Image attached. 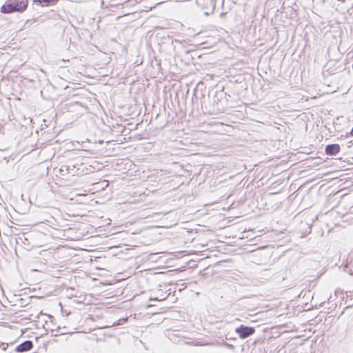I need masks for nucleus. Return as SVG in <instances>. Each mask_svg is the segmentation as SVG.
<instances>
[{"mask_svg": "<svg viewBox=\"0 0 353 353\" xmlns=\"http://www.w3.org/2000/svg\"><path fill=\"white\" fill-rule=\"evenodd\" d=\"M340 147L338 144L328 145L325 148L327 154L335 155L339 152Z\"/></svg>", "mask_w": 353, "mask_h": 353, "instance_id": "nucleus-6", "label": "nucleus"}, {"mask_svg": "<svg viewBox=\"0 0 353 353\" xmlns=\"http://www.w3.org/2000/svg\"><path fill=\"white\" fill-rule=\"evenodd\" d=\"M157 228H169L171 227V225H157Z\"/></svg>", "mask_w": 353, "mask_h": 353, "instance_id": "nucleus-13", "label": "nucleus"}, {"mask_svg": "<svg viewBox=\"0 0 353 353\" xmlns=\"http://www.w3.org/2000/svg\"><path fill=\"white\" fill-rule=\"evenodd\" d=\"M198 226H199V228H205V226H204V225H198ZM194 230H195V232H196V233H198V232H201V231H204V229H201V228H195V229H194Z\"/></svg>", "mask_w": 353, "mask_h": 353, "instance_id": "nucleus-8", "label": "nucleus"}, {"mask_svg": "<svg viewBox=\"0 0 353 353\" xmlns=\"http://www.w3.org/2000/svg\"><path fill=\"white\" fill-rule=\"evenodd\" d=\"M308 228L310 229V230L308 232H306L305 234L310 233V232H311V225H308Z\"/></svg>", "mask_w": 353, "mask_h": 353, "instance_id": "nucleus-15", "label": "nucleus"}, {"mask_svg": "<svg viewBox=\"0 0 353 353\" xmlns=\"http://www.w3.org/2000/svg\"><path fill=\"white\" fill-rule=\"evenodd\" d=\"M126 321V319H119L118 321H117V323L116 325H122L123 324V322H125Z\"/></svg>", "mask_w": 353, "mask_h": 353, "instance_id": "nucleus-10", "label": "nucleus"}, {"mask_svg": "<svg viewBox=\"0 0 353 353\" xmlns=\"http://www.w3.org/2000/svg\"><path fill=\"white\" fill-rule=\"evenodd\" d=\"M28 6V0H8L1 7V11L3 13L13 12H23Z\"/></svg>", "mask_w": 353, "mask_h": 353, "instance_id": "nucleus-2", "label": "nucleus"}, {"mask_svg": "<svg viewBox=\"0 0 353 353\" xmlns=\"http://www.w3.org/2000/svg\"><path fill=\"white\" fill-rule=\"evenodd\" d=\"M343 270H344L345 272H348L350 275H352V274H353V272H352V270L351 268H350V267H349V265H348V264H347L346 265H345V266L343 267Z\"/></svg>", "mask_w": 353, "mask_h": 353, "instance_id": "nucleus-7", "label": "nucleus"}, {"mask_svg": "<svg viewBox=\"0 0 353 353\" xmlns=\"http://www.w3.org/2000/svg\"><path fill=\"white\" fill-rule=\"evenodd\" d=\"M171 293L170 289H169V292L167 294V291L163 292V290L159 289L154 294L156 296L154 298H151V300L161 301L165 300L168 295Z\"/></svg>", "mask_w": 353, "mask_h": 353, "instance_id": "nucleus-5", "label": "nucleus"}, {"mask_svg": "<svg viewBox=\"0 0 353 353\" xmlns=\"http://www.w3.org/2000/svg\"><path fill=\"white\" fill-rule=\"evenodd\" d=\"M34 1L36 2H39L40 3H47L52 1L53 0H34Z\"/></svg>", "mask_w": 353, "mask_h": 353, "instance_id": "nucleus-9", "label": "nucleus"}, {"mask_svg": "<svg viewBox=\"0 0 353 353\" xmlns=\"http://www.w3.org/2000/svg\"><path fill=\"white\" fill-rule=\"evenodd\" d=\"M235 331L241 339H244L252 335L255 332V329L254 327L241 325L235 329Z\"/></svg>", "mask_w": 353, "mask_h": 353, "instance_id": "nucleus-3", "label": "nucleus"}, {"mask_svg": "<svg viewBox=\"0 0 353 353\" xmlns=\"http://www.w3.org/2000/svg\"><path fill=\"white\" fill-rule=\"evenodd\" d=\"M350 134H353V128L351 130Z\"/></svg>", "mask_w": 353, "mask_h": 353, "instance_id": "nucleus-18", "label": "nucleus"}, {"mask_svg": "<svg viewBox=\"0 0 353 353\" xmlns=\"http://www.w3.org/2000/svg\"><path fill=\"white\" fill-rule=\"evenodd\" d=\"M51 224L45 226L42 232L46 235H50L53 238L67 239L69 238L68 233L70 230V228L68 225H60L59 222H50Z\"/></svg>", "mask_w": 353, "mask_h": 353, "instance_id": "nucleus-1", "label": "nucleus"}, {"mask_svg": "<svg viewBox=\"0 0 353 353\" xmlns=\"http://www.w3.org/2000/svg\"><path fill=\"white\" fill-rule=\"evenodd\" d=\"M10 223H12V224H15V222H14V221H12V222H10ZM16 225H17V223H16ZM17 225H19V224H17Z\"/></svg>", "mask_w": 353, "mask_h": 353, "instance_id": "nucleus-17", "label": "nucleus"}, {"mask_svg": "<svg viewBox=\"0 0 353 353\" xmlns=\"http://www.w3.org/2000/svg\"><path fill=\"white\" fill-rule=\"evenodd\" d=\"M350 306L351 305H349L347 307H345L344 311H343V312H342V314H345V312H347L350 308Z\"/></svg>", "mask_w": 353, "mask_h": 353, "instance_id": "nucleus-12", "label": "nucleus"}, {"mask_svg": "<svg viewBox=\"0 0 353 353\" xmlns=\"http://www.w3.org/2000/svg\"><path fill=\"white\" fill-rule=\"evenodd\" d=\"M345 294L347 298L351 296V292H345Z\"/></svg>", "mask_w": 353, "mask_h": 353, "instance_id": "nucleus-14", "label": "nucleus"}, {"mask_svg": "<svg viewBox=\"0 0 353 353\" xmlns=\"http://www.w3.org/2000/svg\"><path fill=\"white\" fill-rule=\"evenodd\" d=\"M33 347V343L32 341L26 340L18 345L15 347V351L17 352H23L30 350Z\"/></svg>", "mask_w": 353, "mask_h": 353, "instance_id": "nucleus-4", "label": "nucleus"}, {"mask_svg": "<svg viewBox=\"0 0 353 353\" xmlns=\"http://www.w3.org/2000/svg\"><path fill=\"white\" fill-rule=\"evenodd\" d=\"M1 345H2V349L3 350H6V349L8 347V343H2Z\"/></svg>", "mask_w": 353, "mask_h": 353, "instance_id": "nucleus-11", "label": "nucleus"}, {"mask_svg": "<svg viewBox=\"0 0 353 353\" xmlns=\"http://www.w3.org/2000/svg\"><path fill=\"white\" fill-rule=\"evenodd\" d=\"M192 230H193L192 229H191L190 230H186V232H192Z\"/></svg>", "mask_w": 353, "mask_h": 353, "instance_id": "nucleus-16", "label": "nucleus"}]
</instances>
